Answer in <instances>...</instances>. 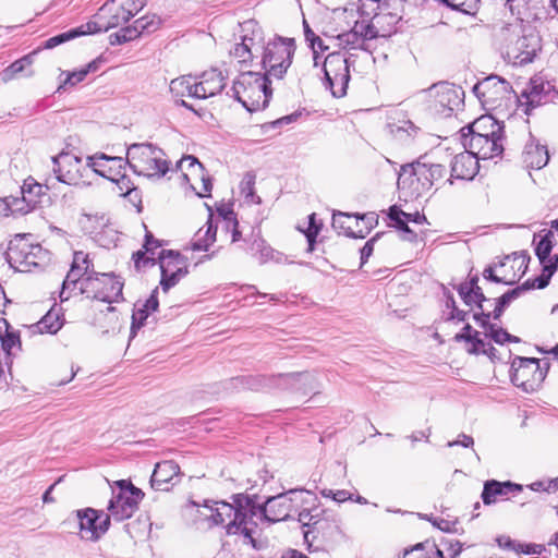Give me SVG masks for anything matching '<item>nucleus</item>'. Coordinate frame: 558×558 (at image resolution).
I'll return each mask as SVG.
<instances>
[{"label": "nucleus", "instance_id": "c03bdc74", "mask_svg": "<svg viewBox=\"0 0 558 558\" xmlns=\"http://www.w3.org/2000/svg\"><path fill=\"white\" fill-rule=\"evenodd\" d=\"M523 291H525V286L518 287L496 299L495 308L493 313H490L493 318L499 319L505 307L508 306L513 300H515Z\"/></svg>", "mask_w": 558, "mask_h": 558}, {"label": "nucleus", "instance_id": "4468645a", "mask_svg": "<svg viewBox=\"0 0 558 558\" xmlns=\"http://www.w3.org/2000/svg\"><path fill=\"white\" fill-rule=\"evenodd\" d=\"M324 85L333 97H343L347 94L350 81L348 59L341 52L329 53L324 61Z\"/></svg>", "mask_w": 558, "mask_h": 558}, {"label": "nucleus", "instance_id": "2f4dec72", "mask_svg": "<svg viewBox=\"0 0 558 558\" xmlns=\"http://www.w3.org/2000/svg\"><path fill=\"white\" fill-rule=\"evenodd\" d=\"M519 490H521V486L511 482L488 481L484 485L482 499L485 505H492L499 498L506 499L511 493Z\"/></svg>", "mask_w": 558, "mask_h": 558}, {"label": "nucleus", "instance_id": "1a4fd4ad", "mask_svg": "<svg viewBox=\"0 0 558 558\" xmlns=\"http://www.w3.org/2000/svg\"><path fill=\"white\" fill-rule=\"evenodd\" d=\"M383 15L376 16L374 20L362 19L355 21L354 26L348 31L337 35L339 46L343 49H362L368 50V41L377 37H387L389 27H384Z\"/></svg>", "mask_w": 558, "mask_h": 558}, {"label": "nucleus", "instance_id": "3c124183", "mask_svg": "<svg viewBox=\"0 0 558 558\" xmlns=\"http://www.w3.org/2000/svg\"><path fill=\"white\" fill-rule=\"evenodd\" d=\"M157 294H158V288L153 290L150 296L144 303L143 308H138L133 314V320L134 322L136 319H138L142 323L143 320H145L147 318L149 313L155 312L158 308L159 302H158V299H157Z\"/></svg>", "mask_w": 558, "mask_h": 558}, {"label": "nucleus", "instance_id": "09e8293b", "mask_svg": "<svg viewBox=\"0 0 558 558\" xmlns=\"http://www.w3.org/2000/svg\"><path fill=\"white\" fill-rule=\"evenodd\" d=\"M88 33L86 32V24L85 25H82L77 28H74V29H71L69 32H65V33H62L60 35H57V36H53L49 39H47L44 44V47L46 49H51V48H54L57 47L58 45L62 44V43H65L72 38H75L77 36H81V35H87Z\"/></svg>", "mask_w": 558, "mask_h": 558}, {"label": "nucleus", "instance_id": "412c9836", "mask_svg": "<svg viewBox=\"0 0 558 558\" xmlns=\"http://www.w3.org/2000/svg\"><path fill=\"white\" fill-rule=\"evenodd\" d=\"M510 88L511 86L506 80L492 75L476 83L473 86V93L482 104L495 106L509 94Z\"/></svg>", "mask_w": 558, "mask_h": 558}, {"label": "nucleus", "instance_id": "c85d7f7f", "mask_svg": "<svg viewBox=\"0 0 558 558\" xmlns=\"http://www.w3.org/2000/svg\"><path fill=\"white\" fill-rule=\"evenodd\" d=\"M180 475V468L173 461H162L156 464L151 474V487L157 490H168V485Z\"/></svg>", "mask_w": 558, "mask_h": 558}, {"label": "nucleus", "instance_id": "c756f323", "mask_svg": "<svg viewBox=\"0 0 558 558\" xmlns=\"http://www.w3.org/2000/svg\"><path fill=\"white\" fill-rule=\"evenodd\" d=\"M160 19L156 16H144L135 21L133 27L121 28L114 34L119 44L126 43L138 37L143 32H154L159 27Z\"/></svg>", "mask_w": 558, "mask_h": 558}, {"label": "nucleus", "instance_id": "0e129e2a", "mask_svg": "<svg viewBox=\"0 0 558 558\" xmlns=\"http://www.w3.org/2000/svg\"><path fill=\"white\" fill-rule=\"evenodd\" d=\"M322 495L325 497H331L337 502H343L352 498V495L348 490H331L324 489L322 490Z\"/></svg>", "mask_w": 558, "mask_h": 558}, {"label": "nucleus", "instance_id": "c9c22d12", "mask_svg": "<svg viewBox=\"0 0 558 558\" xmlns=\"http://www.w3.org/2000/svg\"><path fill=\"white\" fill-rule=\"evenodd\" d=\"M41 192L43 186L40 184H34L33 186H28L27 190L25 189V186H23L22 201L16 202L15 210L26 214L35 209L37 205L40 203V199H37V197L40 196Z\"/></svg>", "mask_w": 558, "mask_h": 558}, {"label": "nucleus", "instance_id": "ea45409f", "mask_svg": "<svg viewBox=\"0 0 558 558\" xmlns=\"http://www.w3.org/2000/svg\"><path fill=\"white\" fill-rule=\"evenodd\" d=\"M553 238L554 232L551 230L547 231L544 236L539 240L535 247V254L539 259L542 265H547L553 263V258L550 256L553 250Z\"/></svg>", "mask_w": 558, "mask_h": 558}, {"label": "nucleus", "instance_id": "de8ad7c7", "mask_svg": "<svg viewBox=\"0 0 558 558\" xmlns=\"http://www.w3.org/2000/svg\"><path fill=\"white\" fill-rule=\"evenodd\" d=\"M542 266H543V274L539 277L535 278L533 281L527 280L522 284V286H525V291L533 289V288L543 289L549 283L551 276L557 270V265L549 263L547 265H542Z\"/></svg>", "mask_w": 558, "mask_h": 558}, {"label": "nucleus", "instance_id": "0eeeda50", "mask_svg": "<svg viewBox=\"0 0 558 558\" xmlns=\"http://www.w3.org/2000/svg\"><path fill=\"white\" fill-rule=\"evenodd\" d=\"M295 46L291 38L274 37L267 40L258 64L269 81L281 80L292 63Z\"/></svg>", "mask_w": 558, "mask_h": 558}, {"label": "nucleus", "instance_id": "58836bf2", "mask_svg": "<svg viewBox=\"0 0 558 558\" xmlns=\"http://www.w3.org/2000/svg\"><path fill=\"white\" fill-rule=\"evenodd\" d=\"M315 502L316 500L311 504H301L299 510L293 512L298 514V521L303 526L315 525L319 522L323 511Z\"/></svg>", "mask_w": 558, "mask_h": 558}, {"label": "nucleus", "instance_id": "e433bc0d", "mask_svg": "<svg viewBox=\"0 0 558 558\" xmlns=\"http://www.w3.org/2000/svg\"><path fill=\"white\" fill-rule=\"evenodd\" d=\"M160 244L157 240L153 238L150 233H146L145 235V243H144V252L137 251L133 254V259L135 267L140 269L142 266H146L147 264L154 265L155 260V250L158 248Z\"/></svg>", "mask_w": 558, "mask_h": 558}, {"label": "nucleus", "instance_id": "6ab92c4d", "mask_svg": "<svg viewBox=\"0 0 558 558\" xmlns=\"http://www.w3.org/2000/svg\"><path fill=\"white\" fill-rule=\"evenodd\" d=\"M80 521V534L83 539L97 541L104 535L110 524L108 514L98 513L97 510L87 508L77 511Z\"/></svg>", "mask_w": 558, "mask_h": 558}, {"label": "nucleus", "instance_id": "dca6fc26", "mask_svg": "<svg viewBox=\"0 0 558 558\" xmlns=\"http://www.w3.org/2000/svg\"><path fill=\"white\" fill-rule=\"evenodd\" d=\"M378 223L374 213L362 216L337 213L332 216V228L347 236L364 239Z\"/></svg>", "mask_w": 558, "mask_h": 558}, {"label": "nucleus", "instance_id": "69168bd1", "mask_svg": "<svg viewBox=\"0 0 558 558\" xmlns=\"http://www.w3.org/2000/svg\"><path fill=\"white\" fill-rule=\"evenodd\" d=\"M258 247V262L260 264H265L275 258V251L270 246L264 244V242H260Z\"/></svg>", "mask_w": 558, "mask_h": 558}, {"label": "nucleus", "instance_id": "bf43d9fd", "mask_svg": "<svg viewBox=\"0 0 558 558\" xmlns=\"http://www.w3.org/2000/svg\"><path fill=\"white\" fill-rule=\"evenodd\" d=\"M402 558H433L427 550V543H418L407 549Z\"/></svg>", "mask_w": 558, "mask_h": 558}, {"label": "nucleus", "instance_id": "6e6d98bb", "mask_svg": "<svg viewBox=\"0 0 558 558\" xmlns=\"http://www.w3.org/2000/svg\"><path fill=\"white\" fill-rule=\"evenodd\" d=\"M72 266H74L76 269H80L84 274H86V277L88 276H96L98 272H95L93 269H90L92 262L87 254L83 252H75L73 256Z\"/></svg>", "mask_w": 558, "mask_h": 558}, {"label": "nucleus", "instance_id": "052dcab7", "mask_svg": "<svg viewBox=\"0 0 558 558\" xmlns=\"http://www.w3.org/2000/svg\"><path fill=\"white\" fill-rule=\"evenodd\" d=\"M389 218L395 222V226L399 229L407 222L404 219H409L411 214H407L398 208L396 205L389 208Z\"/></svg>", "mask_w": 558, "mask_h": 558}, {"label": "nucleus", "instance_id": "a211bd4d", "mask_svg": "<svg viewBox=\"0 0 558 558\" xmlns=\"http://www.w3.org/2000/svg\"><path fill=\"white\" fill-rule=\"evenodd\" d=\"M429 93L434 98L435 111L444 116H450L453 110L458 109L464 95L460 87L447 82L434 85Z\"/></svg>", "mask_w": 558, "mask_h": 558}, {"label": "nucleus", "instance_id": "49530a36", "mask_svg": "<svg viewBox=\"0 0 558 558\" xmlns=\"http://www.w3.org/2000/svg\"><path fill=\"white\" fill-rule=\"evenodd\" d=\"M498 546L504 549L513 550L515 553H524V554H539L541 550L536 549L537 546L532 545H523L520 543H515L509 536H499L496 539Z\"/></svg>", "mask_w": 558, "mask_h": 558}, {"label": "nucleus", "instance_id": "7c9ffc66", "mask_svg": "<svg viewBox=\"0 0 558 558\" xmlns=\"http://www.w3.org/2000/svg\"><path fill=\"white\" fill-rule=\"evenodd\" d=\"M170 92L177 99H181V105L190 108V106L183 100L184 97H191L199 99V89L197 85V78L192 75H183L177 77L170 82Z\"/></svg>", "mask_w": 558, "mask_h": 558}, {"label": "nucleus", "instance_id": "473e14b6", "mask_svg": "<svg viewBox=\"0 0 558 558\" xmlns=\"http://www.w3.org/2000/svg\"><path fill=\"white\" fill-rule=\"evenodd\" d=\"M477 281V276H474L469 281L460 283L457 290L465 305L472 306L475 304L478 308H481V312H484L483 303L487 302L488 300L484 295L482 289L478 287Z\"/></svg>", "mask_w": 558, "mask_h": 558}, {"label": "nucleus", "instance_id": "f8f14e48", "mask_svg": "<svg viewBox=\"0 0 558 558\" xmlns=\"http://www.w3.org/2000/svg\"><path fill=\"white\" fill-rule=\"evenodd\" d=\"M122 289L123 282L111 274H97L82 280V293L108 304L123 299Z\"/></svg>", "mask_w": 558, "mask_h": 558}, {"label": "nucleus", "instance_id": "423d86ee", "mask_svg": "<svg viewBox=\"0 0 558 558\" xmlns=\"http://www.w3.org/2000/svg\"><path fill=\"white\" fill-rule=\"evenodd\" d=\"M469 151L478 159H492L501 155V128L492 117H482L474 122L470 138L465 144Z\"/></svg>", "mask_w": 558, "mask_h": 558}, {"label": "nucleus", "instance_id": "2eb2a0df", "mask_svg": "<svg viewBox=\"0 0 558 558\" xmlns=\"http://www.w3.org/2000/svg\"><path fill=\"white\" fill-rule=\"evenodd\" d=\"M53 172L58 181L69 185L88 184L87 162L84 165L82 159L70 153H61L52 158Z\"/></svg>", "mask_w": 558, "mask_h": 558}, {"label": "nucleus", "instance_id": "4d7b16f0", "mask_svg": "<svg viewBox=\"0 0 558 558\" xmlns=\"http://www.w3.org/2000/svg\"><path fill=\"white\" fill-rule=\"evenodd\" d=\"M111 182L117 184L121 195H128L134 190L131 179L124 173V168H120L119 174Z\"/></svg>", "mask_w": 558, "mask_h": 558}, {"label": "nucleus", "instance_id": "f704fd0d", "mask_svg": "<svg viewBox=\"0 0 558 558\" xmlns=\"http://www.w3.org/2000/svg\"><path fill=\"white\" fill-rule=\"evenodd\" d=\"M389 131L397 142L407 144L417 135L420 128H417L412 121L403 119L398 122L390 123Z\"/></svg>", "mask_w": 558, "mask_h": 558}, {"label": "nucleus", "instance_id": "f3484780", "mask_svg": "<svg viewBox=\"0 0 558 558\" xmlns=\"http://www.w3.org/2000/svg\"><path fill=\"white\" fill-rule=\"evenodd\" d=\"M161 289L167 292L186 275L185 264L181 255L173 251L161 250L158 254Z\"/></svg>", "mask_w": 558, "mask_h": 558}, {"label": "nucleus", "instance_id": "393cba45", "mask_svg": "<svg viewBox=\"0 0 558 558\" xmlns=\"http://www.w3.org/2000/svg\"><path fill=\"white\" fill-rule=\"evenodd\" d=\"M507 266H509L511 269H517V271H514L511 277L507 276L506 274L502 276H496L494 275L492 267L486 268L483 272V276L485 279L492 280L494 282L512 284L525 274L527 268L525 257L517 254L513 256H507L505 260L499 264L500 268H505Z\"/></svg>", "mask_w": 558, "mask_h": 558}, {"label": "nucleus", "instance_id": "603ef678", "mask_svg": "<svg viewBox=\"0 0 558 558\" xmlns=\"http://www.w3.org/2000/svg\"><path fill=\"white\" fill-rule=\"evenodd\" d=\"M546 4H551V0H529L524 21L543 19Z\"/></svg>", "mask_w": 558, "mask_h": 558}, {"label": "nucleus", "instance_id": "4be33fe9", "mask_svg": "<svg viewBox=\"0 0 558 558\" xmlns=\"http://www.w3.org/2000/svg\"><path fill=\"white\" fill-rule=\"evenodd\" d=\"M555 95L554 85L539 75L533 76L521 93V97L526 100V106L532 108L553 100Z\"/></svg>", "mask_w": 558, "mask_h": 558}, {"label": "nucleus", "instance_id": "4c0bfd02", "mask_svg": "<svg viewBox=\"0 0 558 558\" xmlns=\"http://www.w3.org/2000/svg\"><path fill=\"white\" fill-rule=\"evenodd\" d=\"M216 241V228L209 219L204 228H201L194 239L192 240L191 247L193 251H207L208 247Z\"/></svg>", "mask_w": 558, "mask_h": 558}, {"label": "nucleus", "instance_id": "864d4df0", "mask_svg": "<svg viewBox=\"0 0 558 558\" xmlns=\"http://www.w3.org/2000/svg\"><path fill=\"white\" fill-rule=\"evenodd\" d=\"M107 222L108 219H106V217L102 215H85L84 219L82 220L84 230L90 234L98 233V231L102 229Z\"/></svg>", "mask_w": 558, "mask_h": 558}, {"label": "nucleus", "instance_id": "5fc2aeb1", "mask_svg": "<svg viewBox=\"0 0 558 558\" xmlns=\"http://www.w3.org/2000/svg\"><path fill=\"white\" fill-rule=\"evenodd\" d=\"M454 340L466 341L473 344V348L470 350L472 353L485 352L486 342L480 338V332L474 330L473 335H456Z\"/></svg>", "mask_w": 558, "mask_h": 558}, {"label": "nucleus", "instance_id": "a878e982", "mask_svg": "<svg viewBox=\"0 0 558 558\" xmlns=\"http://www.w3.org/2000/svg\"><path fill=\"white\" fill-rule=\"evenodd\" d=\"M478 171V160L469 150L457 154L451 161V175L447 181L451 184V179L472 180Z\"/></svg>", "mask_w": 558, "mask_h": 558}, {"label": "nucleus", "instance_id": "5701e85b", "mask_svg": "<svg viewBox=\"0 0 558 558\" xmlns=\"http://www.w3.org/2000/svg\"><path fill=\"white\" fill-rule=\"evenodd\" d=\"M126 160L122 157H112L104 153L87 156V168L94 173L111 181L119 174L120 168H125Z\"/></svg>", "mask_w": 558, "mask_h": 558}, {"label": "nucleus", "instance_id": "e2e57ef3", "mask_svg": "<svg viewBox=\"0 0 558 558\" xmlns=\"http://www.w3.org/2000/svg\"><path fill=\"white\" fill-rule=\"evenodd\" d=\"M320 231V226L316 223V216L315 214L310 215L308 217V228L305 232V235L310 242V244H313L315 241V238Z\"/></svg>", "mask_w": 558, "mask_h": 558}, {"label": "nucleus", "instance_id": "aec40b11", "mask_svg": "<svg viewBox=\"0 0 558 558\" xmlns=\"http://www.w3.org/2000/svg\"><path fill=\"white\" fill-rule=\"evenodd\" d=\"M411 184L414 186V192L420 195L432 189V186L442 180L447 173L446 168L439 163H416L411 167Z\"/></svg>", "mask_w": 558, "mask_h": 558}, {"label": "nucleus", "instance_id": "7ed1b4c3", "mask_svg": "<svg viewBox=\"0 0 558 558\" xmlns=\"http://www.w3.org/2000/svg\"><path fill=\"white\" fill-rule=\"evenodd\" d=\"M505 58L513 65L531 63L541 50V38L532 29L520 24L508 25L501 32Z\"/></svg>", "mask_w": 558, "mask_h": 558}, {"label": "nucleus", "instance_id": "39448f33", "mask_svg": "<svg viewBox=\"0 0 558 558\" xmlns=\"http://www.w3.org/2000/svg\"><path fill=\"white\" fill-rule=\"evenodd\" d=\"M146 4V0H110L106 2L86 24V32L96 34L107 32L129 22Z\"/></svg>", "mask_w": 558, "mask_h": 558}, {"label": "nucleus", "instance_id": "f257e3e1", "mask_svg": "<svg viewBox=\"0 0 558 558\" xmlns=\"http://www.w3.org/2000/svg\"><path fill=\"white\" fill-rule=\"evenodd\" d=\"M233 502L222 500H205L203 505L194 501L184 508L185 515L193 518L198 529H210L223 525L229 535L242 534L255 546L254 534L258 522L270 523L289 520L302 504H311L316 497L298 489L289 490L266 499L264 504L256 501V496L235 495Z\"/></svg>", "mask_w": 558, "mask_h": 558}, {"label": "nucleus", "instance_id": "a19ab883", "mask_svg": "<svg viewBox=\"0 0 558 558\" xmlns=\"http://www.w3.org/2000/svg\"><path fill=\"white\" fill-rule=\"evenodd\" d=\"M256 175L253 172H246L239 185L241 195L251 203L259 204L260 198L255 194Z\"/></svg>", "mask_w": 558, "mask_h": 558}, {"label": "nucleus", "instance_id": "20e7f679", "mask_svg": "<svg viewBox=\"0 0 558 558\" xmlns=\"http://www.w3.org/2000/svg\"><path fill=\"white\" fill-rule=\"evenodd\" d=\"M126 165L140 175L160 179L170 170L165 151L151 143H135L128 147Z\"/></svg>", "mask_w": 558, "mask_h": 558}, {"label": "nucleus", "instance_id": "774afa93", "mask_svg": "<svg viewBox=\"0 0 558 558\" xmlns=\"http://www.w3.org/2000/svg\"><path fill=\"white\" fill-rule=\"evenodd\" d=\"M376 241V236L368 240L364 246L360 250L361 253V266H363L369 256L373 254L374 251V243Z\"/></svg>", "mask_w": 558, "mask_h": 558}, {"label": "nucleus", "instance_id": "680f3d73", "mask_svg": "<svg viewBox=\"0 0 558 558\" xmlns=\"http://www.w3.org/2000/svg\"><path fill=\"white\" fill-rule=\"evenodd\" d=\"M86 76H87V73L84 70V68H82V69H80L77 71L70 72V73H68L66 78H65L63 85H61L59 87V89L62 88L65 85L74 86L77 83L84 81Z\"/></svg>", "mask_w": 558, "mask_h": 558}, {"label": "nucleus", "instance_id": "6e6552de", "mask_svg": "<svg viewBox=\"0 0 558 558\" xmlns=\"http://www.w3.org/2000/svg\"><path fill=\"white\" fill-rule=\"evenodd\" d=\"M241 43H238L230 50V56L235 59L241 68L254 65L267 46L263 28L254 20H247L241 25Z\"/></svg>", "mask_w": 558, "mask_h": 558}, {"label": "nucleus", "instance_id": "79ce46f5", "mask_svg": "<svg viewBox=\"0 0 558 558\" xmlns=\"http://www.w3.org/2000/svg\"><path fill=\"white\" fill-rule=\"evenodd\" d=\"M85 278L86 274H84L80 269H76L74 266H71V269L69 270L62 283V291L60 293L61 300H68L70 298V294L65 295L66 290L75 288L76 284H80V291L82 292V280H84Z\"/></svg>", "mask_w": 558, "mask_h": 558}, {"label": "nucleus", "instance_id": "9b49d317", "mask_svg": "<svg viewBox=\"0 0 558 558\" xmlns=\"http://www.w3.org/2000/svg\"><path fill=\"white\" fill-rule=\"evenodd\" d=\"M47 252L39 245L28 241L24 235H17L9 244L7 260L12 268L21 272L32 270L45 262Z\"/></svg>", "mask_w": 558, "mask_h": 558}, {"label": "nucleus", "instance_id": "bb28decb", "mask_svg": "<svg viewBox=\"0 0 558 558\" xmlns=\"http://www.w3.org/2000/svg\"><path fill=\"white\" fill-rule=\"evenodd\" d=\"M549 160L547 147L541 145L535 138L531 137L525 144L522 153V162L527 169L539 170L544 168Z\"/></svg>", "mask_w": 558, "mask_h": 558}, {"label": "nucleus", "instance_id": "338daca9", "mask_svg": "<svg viewBox=\"0 0 558 558\" xmlns=\"http://www.w3.org/2000/svg\"><path fill=\"white\" fill-rule=\"evenodd\" d=\"M447 307H451V313H450L451 319H457L458 322L465 320L466 312H463L456 306V302L452 296L448 298Z\"/></svg>", "mask_w": 558, "mask_h": 558}, {"label": "nucleus", "instance_id": "72a5a7b5", "mask_svg": "<svg viewBox=\"0 0 558 558\" xmlns=\"http://www.w3.org/2000/svg\"><path fill=\"white\" fill-rule=\"evenodd\" d=\"M492 314L481 312L475 313L473 318L476 323H478L483 328L486 329V336L490 337L496 343L504 344L506 342H519L520 339L515 336L510 335L505 329L500 327H496L493 324L488 323V319L490 318Z\"/></svg>", "mask_w": 558, "mask_h": 558}, {"label": "nucleus", "instance_id": "13d9d810", "mask_svg": "<svg viewBox=\"0 0 558 558\" xmlns=\"http://www.w3.org/2000/svg\"><path fill=\"white\" fill-rule=\"evenodd\" d=\"M529 0H507L506 5L509 8L512 15H515L521 22L526 16Z\"/></svg>", "mask_w": 558, "mask_h": 558}, {"label": "nucleus", "instance_id": "f03ea898", "mask_svg": "<svg viewBox=\"0 0 558 558\" xmlns=\"http://www.w3.org/2000/svg\"><path fill=\"white\" fill-rule=\"evenodd\" d=\"M270 82L260 72H242L233 82L232 95L250 112L265 109L272 94Z\"/></svg>", "mask_w": 558, "mask_h": 558}, {"label": "nucleus", "instance_id": "ddd939ff", "mask_svg": "<svg viewBox=\"0 0 558 558\" xmlns=\"http://www.w3.org/2000/svg\"><path fill=\"white\" fill-rule=\"evenodd\" d=\"M116 484L117 487L112 488L108 510L114 520L122 521L132 517L144 494L130 482L118 481Z\"/></svg>", "mask_w": 558, "mask_h": 558}, {"label": "nucleus", "instance_id": "8fccbe9b", "mask_svg": "<svg viewBox=\"0 0 558 558\" xmlns=\"http://www.w3.org/2000/svg\"><path fill=\"white\" fill-rule=\"evenodd\" d=\"M33 63V56L27 54L22 57L21 59L14 61L11 65H9L3 71V80L10 81L15 77L19 73L23 72L26 68L31 66Z\"/></svg>", "mask_w": 558, "mask_h": 558}, {"label": "nucleus", "instance_id": "cd10ccee", "mask_svg": "<svg viewBox=\"0 0 558 558\" xmlns=\"http://www.w3.org/2000/svg\"><path fill=\"white\" fill-rule=\"evenodd\" d=\"M199 89V99H206L220 93L225 87V77L217 69L203 72L195 76Z\"/></svg>", "mask_w": 558, "mask_h": 558}, {"label": "nucleus", "instance_id": "37998d69", "mask_svg": "<svg viewBox=\"0 0 558 558\" xmlns=\"http://www.w3.org/2000/svg\"><path fill=\"white\" fill-rule=\"evenodd\" d=\"M35 327L40 333H56L61 327L62 322L56 312H48Z\"/></svg>", "mask_w": 558, "mask_h": 558}, {"label": "nucleus", "instance_id": "9d476101", "mask_svg": "<svg viewBox=\"0 0 558 558\" xmlns=\"http://www.w3.org/2000/svg\"><path fill=\"white\" fill-rule=\"evenodd\" d=\"M549 368L546 360L517 356L511 364V381L526 392L536 390Z\"/></svg>", "mask_w": 558, "mask_h": 558}, {"label": "nucleus", "instance_id": "b1692460", "mask_svg": "<svg viewBox=\"0 0 558 558\" xmlns=\"http://www.w3.org/2000/svg\"><path fill=\"white\" fill-rule=\"evenodd\" d=\"M177 168L182 172L183 178L190 182V173L185 170L191 171V174L199 177L201 187L197 189L191 183L192 189L196 192L199 197H207L210 195L213 184L209 177L205 175L203 165L194 156H184L177 162Z\"/></svg>", "mask_w": 558, "mask_h": 558}, {"label": "nucleus", "instance_id": "a18cd8bd", "mask_svg": "<svg viewBox=\"0 0 558 558\" xmlns=\"http://www.w3.org/2000/svg\"><path fill=\"white\" fill-rule=\"evenodd\" d=\"M372 3L371 5L374 7L372 10L375 9L378 10V12H375L374 15L369 20H374L378 15H383V23L384 27H389L390 29L387 32V37L390 36L395 32V26L399 22L400 17L396 13L387 12L383 5L378 3V0H369Z\"/></svg>", "mask_w": 558, "mask_h": 558}]
</instances>
